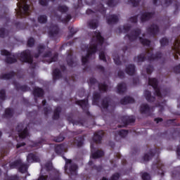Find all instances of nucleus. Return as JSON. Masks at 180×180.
I'll return each mask as SVG.
<instances>
[{
	"label": "nucleus",
	"instance_id": "f257e3e1",
	"mask_svg": "<svg viewBox=\"0 0 180 180\" xmlns=\"http://www.w3.org/2000/svg\"><path fill=\"white\" fill-rule=\"evenodd\" d=\"M94 34L96 37H93L90 44L84 45L87 53L85 56L82 57V65H86V63L89 61V57L98 51V46L102 47L105 41V38L102 37V34L99 31H96Z\"/></svg>",
	"mask_w": 180,
	"mask_h": 180
},
{
	"label": "nucleus",
	"instance_id": "f03ea898",
	"mask_svg": "<svg viewBox=\"0 0 180 180\" xmlns=\"http://www.w3.org/2000/svg\"><path fill=\"white\" fill-rule=\"evenodd\" d=\"M55 153L58 155H61L62 158L65 160V172L68 174V175H77V169H78V165L75 163H72V160L71 159H67L65 156H64V153H65V146L61 143L57 145L55 147Z\"/></svg>",
	"mask_w": 180,
	"mask_h": 180
},
{
	"label": "nucleus",
	"instance_id": "7ed1b4c3",
	"mask_svg": "<svg viewBox=\"0 0 180 180\" xmlns=\"http://www.w3.org/2000/svg\"><path fill=\"white\" fill-rule=\"evenodd\" d=\"M138 63H143L148 60V61H155V60H160L162 58V53L161 51H157L155 54L150 53V50H148L143 53H141L137 56Z\"/></svg>",
	"mask_w": 180,
	"mask_h": 180
},
{
	"label": "nucleus",
	"instance_id": "20e7f679",
	"mask_svg": "<svg viewBox=\"0 0 180 180\" xmlns=\"http://www.w3.org/2000/svg\"><path fill=\"white\" fill-rule=\"evenodd\" d=\"M37 53L34 54L35 58H39L40 56H42L43 58H51L53 56V52L50 48L40 44L37 46Z\"/></svg>",
	"mask_w": 180,
	"mask_h": 180
},
{
	"label": "nucleus",
	"instance_id": "39448f33",
	"mask_svg": "<svg viewBox=\"0 0 180 180\" xmlns=\"http://www.w3.org/2000/svg\"><path fill=\"white\" fill-rule=\"evenodd\" d=\"M152 169L155 174L161 175V176H164L165 174L164 164H162L159 158H157L155 162L152 165Z\"/></svg>",
	"mask_w": 180,
	"mask_h": 180
},
{
	"label": "nucleus",
	"instance_id": "423d86ee",
	"mask_svg": "<svg viewBox=\"0 0 180 180\" xmlns=\"http://www.w3.org/2000/svg\"><path fill=\"white\" fill-rule=\"evenodd\" d=\"M20 58L22 63H27V64H32V63H33L32 51H30L29 49L22 51L20 53Z\"/></svg>",
	"mask_w": 180,
	"mask_h": 180
},
{
	"label": "nucleus",
	"instance_id": "0eeeda50",
	"mask_svg": "<svg viewBox=\"0 0 180 180\" xmlns=\"http://www.w3.org/2000/svg\"><path fill=\"white\" fill-rule=\"evenodd\" d=\"M30 6L29 4H25L23 7L20 6L19 10L16 11V15L18 19H23V18H27V16H30Z\"/></svg>",
	"mask_w": 180,
	"mask_h": 180
},
{
	"label": "nucleus",
	"instance_id": "6e6552de",
	"mask_svg": "<svg viewBox=\"0 0 180 180\" xmlns=\"http://www.w3.org/2000/svg\"><path fill=\"white\" fill-rule=\"evenodd\" d=\"M1 56H6L5 63H6V64H15V63H18L16 56H15V55H12V53L8 50H1Z\"/></svg>",
	"mask_w": 180,
	"mask_h": 180
},
{
	"label": "nucleus",
	"instance_id": "1a4fd4ad",
	"mask_svg": "<svg viewBox=\"0 0 180 180\" xmlns=\"http://www.w3.org/2000/svg\"><path fill=\"white\" fill-rule=\"evenodd\" d=\"M148 85H150L155 91V95L158 96V98H162V94H161V90L158 87V80L156 78H149Z\"/></svg>",
	"mask_w": 180,
	"mask_h": 180
},
{
	"label": "nucleus",
	"instance_id": "9d476101",
	"mask_svg": "<svg viewBox=\"0 0 180 180\" xmlns=\"http://www.w3.org/2000/svg\"><path fill=\"white\" fill-rule=\"evenodd\" d=\"M76 105H78L82 108L84 113L87 116H91V112H89V104L88 103V98L84 100H78L75 101Z\"/></svg>",
	"mask_w": 180,
	"mask_h": 180
},
{
	"label": "nucleus",
	"instance_id": "9b49d317",
	"mask_svg": "<svg viewBox=\"0 0 180 180\" xmlns=\"http://www.w3.org/2000/svg\"><path fill=\"white\" fill-rule=\"evenodd\" d=\"M15 130L18 131L20 139H26V137H29V129H27V127L23 129V124H18Z\"/></svg>",
	"mask_w": 180,
	"mask_h": 180
},
{
	"label": "nucleus",
	"instance_id": "f8f14e48",
	"mask_svg": "<svg viewBox=\"0 0 180 180\" xmlns=\"http://www.w3.org/2000/svg\"><path fill=\"white\" fill-rule=\"evenodd\" d=\"M140 34H141V30L136 28L132 30L129 34H127L124 39H128L129 41H134L139 39Z\"/></svg>",
	"mask_w": 180,
	"mask_h": 180
},
{
	"label": "nucleus",
	"instance_id": "ddd939ff",
	"mask_svg": "<svg viewBox=\"0 0 180 180\" xmlns=\"http://www.w3.org/2000/svg\"><path fill=\"white\" fill-rule=\"evenodd\" d=\"M154 15H155V12H148L145 11L141 14V22L142 23H146V22H148V20H150V19H153L154 18Z\"/></svg>",
	"mask_w": 180,
	"mask_h": 180
},
{
	"label": "nucleus",
	"instance_id": "4468645a",
	"mask_svg": "<svg viewBox=\"0 0 180 180\" xmlns=\"http://www.w3.org/2000/svg\"><path fill=\"white\" fill-rule=\"evenodd\" d=\"M160 149L155 148L154 149H150L148 153H146L143 156L144 161H150L155 154L160 155Z\"/></svg>",
	"mask_w": 180,
	"mask_h": 180
},
{
	"label": "nucleus",
	"instance_id": "2eb2a0df",
	"mask_svg": "<svg viewBox=\"0 0 180 180\" xmlns=\"http://www.w3.org/2000/svg\"><path fill=\"white\" fill-rule=\"evenodd\" d=\"M148 34H151L153 37H155L158 33H160V27L155 24H152L146 29Z\"/></svg>",
	"mask_w": 180,
	"mask_h": 180
},
{
	"label": "nucleus",
	"instance_id": "dca6fc26",
	"mask_svg": "<svg viewBox=\"0 0 180 180\" xmlns=\"http://www.w3.org/2000/svg\"><path fill=\"white\" fill-rule=\"evenodd\" d=\"M32 94L34 96L35 103H37V98H43L44 96V90L40 87H34Z\"/></svg>",
	"mask_w": 180,
	"mask_h": 180
},
{
	"label": "nucleus",
	"instance_id": "f3484780",
	"mask_svg": "<svg viewBox=\"0 0 180 180\" xmlns=\"http://www.w3.org/2000/svg\"><path fill=\"white\" fill-rule=\"evenodd\" d=\"M103 136H105V132H103V131H98L94 133L93 141L96 144H101V143H102Z\"/></svg>",
	"mask_w": 180,
	"mask_h": 180
},
{
	"label": "nucleus",
	"instance_id": "a211bd4d",
	"mask_svg": "<svg viewBox=\"0 0 180 180\" xmlns=\"http://www.w3.org/2000/svg\"><path fill=\"white\" fill-rule=\"evenodd\" d=\"M140 112L141 115H147L148 116L151 115V108L147 103L141 104L140 106Z\"/></svg>",
	"mask_w": 180,
	"mask_h": 180
},
{
	"label": "nucleus",
	"instance_id": "6ab92c4d",
	"mask_svg": "<svg viewBox=\"0 0 180 180\" xmlns=\"http://www.w3.org/2000/svg\"><path fill=\"white\" fill-rule=\"evenodd\" d=\"M13 84L14 85L16 91H22V92H27V91H30V87L27 86V85L22 86L16 81H13Z\"/></svg>",
	"mask_w": 180,
	"mask_h": 180
},
{
	"label": "nucleus",
	"instance_id": "aec40b11",
	"mask_svg": "<svg viewBox=\"0 0 180 180\" xmlns=\"http://www.w3.org/2000/svg\"><path fill=\"white\" fill-rule=\"evenodd\" d=\"M108 25H115L119 22V15L116 14H112L106 18Z\"/></svg>",
	"mask_w": 180,
	"mask_h": 180
},
{
	"label": "nucleus",
	"instance_id": "412c9836",
	"mask_svg": "<svg viewBox=\"0 0 180 180\" xmlns=\"http://www.w3.org/2000/svg\"><path fill=\"white\" fill-rule=\"evenodd\" d=\"M121 120L125 126H129L131 123H134L136 122V117L134 116H123L121 118Z\"/></svg>",
	"mask_w": 180,
	"mask_h": 180
},
{
	"label": "nucleus",
	"instance_id": "4be33fe9",
	"mask_svg": "<svg viewBox=\"0 0 180 180\" xmlns=\"http://www.w3.org/2000/svg\"><path fill=\"white\" fill-rule=\"evenodd\" d=\"M59 32L60 28L58 27V25H54L51 26V29L49 32V35L52 39H54V37H57Z\"/></svg>",
	"mask_w": 180,
	"mask_h": 180
},
{
	"label": "nucleus",
	"instance_id": "5701e85b",
	"mask_svg": "<svg viewBox=\"0 0 180 180\" xmlns=\"http://www.w3.org/2000/svg\"><path fill=\"white\" fill-rule=\"evenodd\" d=\"M66 61L68 67H75L77 65V62L74 60V56H72V52L68 53L66 57Z\"/></svg>",
	"mask_w": 180,
	"mask_h": 180
},
{
	"label": "nucleus",
	"instance_id": "b1692460",
	"mask_svg": "<svg viewBox=\"0 0 180 180\" xmlns=\"http://www.w3.org/2000/svg\"><path fill=\"white\" fill-rule=\"evenodd\" d=\"M43 144H46V140L44 139H40L38 141L32 142V143L30 145V147L32 148H41V147H43Z\"/></svg>",
	"mask_w": 180,
	"mask_h": 180
},
{
	"label": "nucleus",
	"instance_id": "393cba45",
	"mask_svg": "<svg viewBox=\"0 0 180 180\" xmlns=\"http://www.w3.org/2000/svg\"><path fill=\"white\" fill-rule=\"evenodd\" d=\"M172 49L176 54L180 56V36L174 39V46Z\"/></svg>",
	"mask_w": 180,
	"mask_h": 180
},
{
	"label": "nucleus",
	"instance_id": "a878e982",
	"mask_svg": "<svg viewBox=\"0 0 180 180\" xmlns=\"http://www.w3.org/2000/svg\"><path fill=\"white\" fill-rule=\"evenodd\" d=\"M125 72L131 77L136 74V66L133 64H129L125 68Z\"/></svg>",
	"mask_w": 180,
	"mask_h": 180
},
{
	"label": "nucleus",
	"instance_id": "bb28decb",
	"mask_svg": "<svg viewBox=\"0 0 180 180\" xmlns=\"http://www.w3.org/2000/svg\"><path fill=\"white\" fill-rule=\"evenodd\" d=\"M66 117H67L68 122H69V123L73 124V126H78L79 124H81L82 126V124H83L82 122L74 120L72 113L68 114L66 116Z\"/></svg>",
	"mask_w": 180,
	"mask_h": 180
},
{
	"label": "nucleus",
	"instance_id": "cd10ccee",
	"mask_svg": "<svg viewBox=\"0 0 180 180\" xmlns=\"http://www.w3.org/2000/svg\"><path fill=\"white\" fill-rule=\"evenodd\" d=\"M101 98H102V94L101 93L95 91L93 94V105H96V106H99V101H101Z\"/></svg>",
	"mask_w": 180,
	"mask_h": 180
},
{
	"label": "nucleus",
	"instance_id": "c85d7f7f",
	"mask_svg": "<svg viewBox=\"0 0 180 180\" xmlns=\"http://www.w3.org/2000/svg\"><path fill=\"white\" fill-rule=\"evenodd\" d=\"M126 91H127V86L124 82L118 84L117 87V94H120V95H122V94H124Z\"/></svg>",
	"mask_w": 180,
	"mask_h": 180
},
{
	"label": "nucleus",
	"instance_id": "c756f323",
	"mask_svg": "<svg viewBox=\"0 0 180 180\" xmlns=\"http://www.w3.org/2000/svg\"><path fill=\"white\" fill-rule=\"evenodd\" d=\"M52 76H53V80L54 82H56V81H57V79H60V78L63 77L61 71L58 68H56L53 70Z\"/></svg>",
	"mask_w": 180,
	"mask_h": 180
},
{
	"label": "nucleus",
	"instance_id": "7c9ffc66",
	"mask_svg": "<svg viewBox=\"0 0 180 180\" xmlns=\"http://www.w3.org/2000/svg\"><path fill=\"white\" fill-rule=\"evenodd\" d=\"M84 141H85V136H79L75 139V144H76L78 148L84 146Z\"/></svg>",
	"mask_w": 180,
	"mask_h": 180
},
{
	"label": "nucleus",
	"instance_id": "2f4dec72",
	"mask_svg": "<svg viewBox=\"0 0 180 180\" xmlns=\"http://www.w3.org/2000/svg\"><path fill=\"white\" fill-rule=\"evenodd\" d=\"M105 155V152L101 150H97L95 152L91 151V158L96 160L97 158H101Z\"/></svg>",
	"mask_w": 180,
	"mask_h": 180
},
{
	"label": "nucleus",
	"instance_id": "473e14b6",
	"mask_svg": "<svg viewBox=\"0 0 180 180\" xmlns=\"http://www.w3.org/2000/svg\"><path fill=\"white\" fill-rule=\"evenodd\" d=\"M15 75H16V72L11 71L8 73L1 74L0 75V79H12Z\"/></svg>",
	"mask_w": 180,
	"mask_h": 180
},
{
	"label": "nucleus",
	"instance_id": "72a5a7b5",
	"mask_svg": "<svg viewBox=\"0 0 180 180\" xmlns=\"http://www.w3.org/2000/svg\"><path fill=\"white\" fill-rule=\"evenodd\" d=\"M135 100L131 96H125L120 100L121 105H129V103H134Z\"/></svg>",
	"mask_w": 180,
	"mask_h": 180
},
{
	"label": "nucleus",
	"instance_id": "f704fd0d",
	"mask_svg": "<svg viewBox=\"0 0 180 180\" xmlns=\"http://www.w3.org/2000/svg\"><path fill=\"white\" fill-rule=\"evenodd\" d=\"M144 96L146 101H148V102L149 103L155 102V96H151V91L148 90H146L144 91Z\"/></svg>",
	"mask_w": 180,
	"mask_h": 180
},
{
	"label": "nucleus",
	"instance_id": "c9c22d12",
	"mask_svg": "<svg viewBox=\"0 0 180 180\" xmlns=\"http://www.w3.org/2000/svg\"><path fill=\"white\" fill-rule=\"evenodd\" d=\"M39 157L34 153H29L27 156V161L28 162H39Z\"/></svg>",
	"mask_w": 180,
	"mask_h": 180
},
{
	"label": "nucleus",
	"instance_id": "e433bc0d",
	"mask_svg": "<svg viewBox=\"0 0 180 180\" xmlns=\"http://www.w3.org/2000/svg\"><path fill=\"white\" fill-rule=\"evenodd\" d=\"M60 172L58 171H52L49 174V180H60Z\"/></svg>",
	"mask_w": 180,
	"mask_h": 180
},
{
	"label": "nucleus",
	"instance_id": "4c0bfd02",
	"mask_svg": "<svg viewBox=\"0 0 180 180\" xmlns=\"http://www.w3.org/2000/svg\"><path fill=\"white\" fill-rule=\"evenodd\" d=\"M109 103H110V98L108 96L104 97L101 101V108L103 109H108L109 108Z\"/></svg>",
	"mask_w": 180,
	"mask_h": 180
},
{
	"label": "nucleus",
	"instance_id": "58836bf2",
	"mask_svg": "<svg viewBox=\"0 0 180 180\" xmlns=\"http://www.w3.org/2000/svg\"><path fill=\"white\" fill-rule=\"evenodd\" d=\"M56 11L62 14L67 13L70 11V8L66 5H58L56 8Z\"/></svg>",
	"mask_w": 180,
	"mask_h": 180
},
{
	"label": "nucleus",
	"instance_id": "ea45409f",
	"mask_svg": "<svg viewBox=\"0 0 180 180\" xmlns=\"http://www.w3.org/2000/svg\"><path fill=\"white\" fill-rule=\"evenodd\" d=\"M61 107H57L53 111L52 119L53 120H58L60 119V113H61Z\"/></svg>",
	"mask_w": 180,
	"mask_h": 180
},
{
	"label": "nucleus",
	"instance_id": "a19ab883",
	"mask_svg": "<svg viewBox=\"0 0 180 180\" xmlns=\"http://www.w3.org/2000/svg\"><path fill=\"white\" fill-rule=\"evenodd\" d=\"M109 89V86L106 84V83H98V90L100 92H103L105 94V92H108V89Z\"/></svg>",
	"mask_w": 180,
	"mask_h": 180
},
{
	"label": "nucleus",
	"instance_id": "79ce46f5",
	"mask_svg": "<svg viewBox=\"0 0 180 180\" xmlns=\"http://www.w3.org/2000/svg\"><path fill=\"white\" fill-rule=\"evenodd\" d=\"M99 25V21L98 20H91L88 22V26L90 29H97Z\"/></svg>",
	"mask_w": 180,
	"mask_h": 180
},
{
	"label": "nucleus",
	"instance_id": "37998d69",
	"mask_svg": "<svg viewBox=\"0 0 180 180\" xmlns=\"http://www.w3.org/2000/svg\"><path fill=\"white\" fill-rule=\"evenodd\" d=\"M96 12H100V13H101V15H103V16H105L106 15V8H105V6H103V4H100L98 5Z\"/></svg>",
	"mask_w": 180,
	"mask_h": 180
},
{
	"label": "nucleus",
	"instance_id": "c03bdc74",
	"mask_svg": "<svg viewBox=\"0 0 180 180\" xmlns=\"http://www.w3.org/2000/svg\"><path fill=\"white\" fill-rule=\"evenodd\" d=\"M27 169H28L27 165L22 162L21 161L20 165L18 166L19 172H20L21 174H25V172H27Z\"/></svg>",
	"mask_w": 180,
	"mask_h": 180
},
{
	"label": "nucleus",
	"instance_id": "a18cd8bd",
	"mask_svg": "<svg viewBox=\"0 0 180 180\" xmlns=\"http://www.w3.org/2000/svg\"><path fill=\"white\" fill-rule=\"evenodd\" d=\"M9 36V30L5 29L4 27L0 28V37L1 39H5V37Z\"/></svg>",
	"mask_w": 180,
	"mask_h": 180
},
{
	"label": "nucleus",
	"instance_id": "49530a36",
	"mask_svg": "<svg viewBox=\"0 0 180 180\" xmlns=\"http://www.w3.org/2000/svg\"><path fill=\"white\" fill-rule=\"evenodd\" d=\"M21 162L22 160H15L14 162H12L9 165L10 169H14V168H19V166L20 165Z\"/></svg>",
	"mask_w": 180,
	"mask_h": 180
},
{
	"label": "nucleus",
	"instance_id": "de8ad7c7",
	"mask_svg": "<svg viewBox=\"0 0 180 180\" xmlns=\"http://www.w3.org/2000/svg\"><path fill=\"white\" fill-rule=\"evenodd\" d=\"M161 47H167L168 44H169V39L167 38L166 37H162L160 40Z\"/></svg>",
	"mask_w": 180,
	"mask_h": 180
},
{
	"label": "nucleus",
	"instance_id": "09e8293b",
	"mask_svg": "<svg viewBox=\"0 0 180 180\" xmlns=\"http://www.w3.org/2000/svg\"><path fill=\"white\" fill-rule=\"evenodd\" d=\"M139 41L143 46H146L147 47H150V45L151 44V41H150V39H144L141 37H139Z\"/></svg>",
	"mask_w": 180,
	"mask_h": 180
},
{
	"label": "nucleus",
	"instance_id": "8fccbe9b",
	"mask_svg": "<svg viewBox=\"0 0 180 180\" xmlns=\"http://www.w3.org/2000/svg\"><path fill=\"white\" fill-rule=\"evenodd\" d=\"M37 20L39 23H41V25H44L47 23V15H41L38 16Z\"/></svg>",
	"mask_w": 180,
	"mask_h": 180
},
{
	"label": "nucleus",
	"instance_id": "3c124183",
	"mask_svg": "<svg viewBox=\"0 0 180 180\" xmlns=\"http://www.w3.org/2000/svg\"><path fill=\"white\" fill-rule=\"evenodd\" d=\"M68 30H69V34L68 35V39H72V37H74L77 32H78V30L74 29V27H69Z\"/></svg>",
	"mask_w": 180,
	"mask_h": 180
},
{
	"label": "nucleus",
	"instance_id": "603ef678",
	"mask_svg": "<svg viewBox=\"0 0 180 180\" xmlns=\"http://www.w3.org/2000/svg\"><path fill=\"white\" fill-rule=\"evenodd\" d=\"M117 134L122 139H124L129 134V131L126 129H121L117 132Z\"/></svg>",
	"mask_w": 180,
	"mask_h": 180
},
{
	"label": "nucleus",
	"instance_id": "864d4df0",
	"mask_svg": "<svg viewBox=\"0 0 180 180\" xmlns=\"http://www.w3.org/2000/svg\"><path fill=\"white\" fill-rule=\"evenodd\" d=\"M4 116L5 117H13V110H12L11 108H6L5 110V113H4Z\"/></svg>",
	"mask_w": 180,
	"mask_h": 180
},
{
	"label": "nucleus",
	"instance_id": "5fc2aeb1",
	"mask_svg": "<svg viewBox=\"0 0 180 180\" xmlns=\"http://www.w3.org/2000/svg\"><path fill=\"white\" fill-rule=\"evenodd\" d=\"M65 139V137H64L62 134H60L58 136L53 137V141H55V143H61V141H64Z\"/></svg>",
	"mask_w": 180,
	"mask_h": 180
},
{
	"label": "nucleus",
	"instance_id": "6e6d98bb",
	"mask_svg": "<svg viewBox=\"0 0 180 180\" xmlns=\"http://www.w3.org/2000/svg\"><path fill=\"white\" fill-rule=\"evenodd\" d=\"M58 60V53H55L54 55L47 60V63L50 64L51 63H56Z\"/></svg>",
	"mask_w": 180,
	"mask_h": 180
},
{
	"label": "nucleus",
	"instance_id": "4d7b16f0",
	"mask_svg": "<svg viewBox=\"0 0 180 180\" xmlns=\"http://www.w3.org/2000/svg\"><path fill=\"white\" fill-rule=\"evenodd\" d=\"M6 99V91L5 89L0 90V102H4Z\"/></svg>",
	"mask_w": 180,
	"mask_h": 180
},
{
	"label": "nucleus",
	"instance_id": "13d9d810",
	"mask_svg": "<svg viewBox=\"0 0 180 180\" xmlns=\"http://www.w3.org/2000/svg\"><path fill=\"white\" fill-rule=\"evenodd\" d=\"M119 4V0H108L107 5L110 6V8H113L116 6V5Z\"/></svg>",
	"mask_w": 180,
	"mask_h": 180
},
{
	"label": "nucleus",
	"instance_id": "bf43d9fd",
	"mask_svg": "<svg viewBox=\"0 0 180 180\" xmlns=\"http://www.w3.org/2000/svg\"><path fill=\"white\" fill-rule=\"evenodd\" d=\"M113 60L116 65H122V61L120 60V57H119L118 55L113 56Z\"/></svg>",
	"mask_w": 180,
	"mask_h": 180
},
{
	"label": "nucleus",
	"instance_id": "052dcab7",
	"mask_svg": "<svg viewBox=\"0 0 180 180\" xmlns=\"http://www.w3.org/2000/svg\"><path fill=\"white\" fill-rule=\"evenodd\" d=\"M99 58L104 63H108V60H106V56H105V51H101L99 53Z\"/></svg>",
	"mask_w": 180,
	"mask_h": 180
},
{
	"label": "nucleus",
	"instance_id": "680f3d73",
	"mask_svg": "<svg viewBox=\"0 0 180 180\" xmlns=\"http://www.w3.org/2000/svg\"><path fill=\"white\" fill-rule=\"evenodd\" d=\"M71 19H72V16H71V14H68V15L65 16V18H63V19L61 20V22H62L63 23H68V22H69Z\"/></svg>",
	"mask_w": 180,
	"mask_h": 180
},
{
	"label": "nucleus",
	"instance_id": "e2e57ef3",
	"mask_svg": "<svg viewBox=\"0 0 180 180\" xmlns=\"http://www.w3.org/2000/svg\"><path fill=\"white\" fill-rule=\"evenodd\" d=\"M153 71H154V66L148 65L146 68V73L148 75H151V74H153Z\"/></svg>",
	"mask_w": 180,
	"mask_h": 180
},
{
	"label": "nucleus",
	"instance_id": "0e129e2a",
	"mask_svg": "<svg viewBox=\"0 0 180 180\" xmlns=\"http://www.w3.org/2000/svg\"><path fill=\"white\" fill-rule=\"evenodd\" d=\"M27 46L28 47H33L34 46V38L30 37L27 41Z\"/></svg>",
	"mask_w": 180,
	"mask_h": 180
},
{
	"label": "nucleus",
	"instance_id": "69168bd1",
	"mask_svg": "<svg viewBox=\"0 0 180 180\" xmlns=\"http://www.w3.org/2000/svg\"><path fill=\"white\" fill-rule=\"evenodd\" d=\"M141 179L143 180H150V179H151V176H150V174H148L147 172H144L141 175Z\"/></svg>",
	"mask_w": 180,
	"mask_h": 180
},
{
	"label": "nucleus",
	"instance_id": "338daca9",
	"mask_svg": "<svg viewBox=\"0 0 180 180\" xmlns=\"http://www.w3.org/2000/svg\"><path fill=\"white\" fill-rule=\"evenodd\" d=\"M120 178V174L117 172L113 174L110 176V180H119Z\"/></svg>",
	"mask_w": 180,
	"mask_h": 180
},
{
	"label": "nucleus",
	"instance_id": "774afa93",
	"mask_svg": "<svg viewBox=\"0 0 180 180\" xmlns=\"http://www.w3.org/2000/svg\"><path fill=\"white\" fill-rule=\"evenodd\" d=\"M6 180H18L19 177L18 176V175H13V176H8L5 177Z\"/></svg>",
	"mask_w": 180,
	"mask_h": 180
}]
</instances>
